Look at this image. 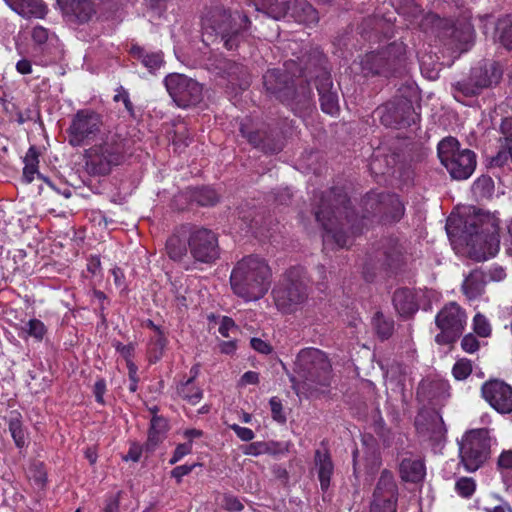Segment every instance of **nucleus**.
<instances>
[{"label":"nucleus","mask_w":512,"mask_h":512,"mask_svg":"<svg viewBox=\"0 0 512 512\" xmlns=\"http://www.w3.org/2000/svg\"><path fill=\"white\" fill-rule=\"evenodd\" d=\"M263 84L269 94L282 102L289 103L294 99V83L286 71L268 70L263 76Z\"/></svg>","instance_id":"nucleus-18"},{"label":"nucleus","mask_w":512,"mask_h":512,"mask_svg":"<svg viewBox=\"0 0 512 512\" xmlns=\"http://www.w3.org/2000/svg\"><path fill=\"white\" fill-rule=\"evenodd\" d=\"M192 198L201 206H211L218 201L216 191L210 187L196 189L192 194Z\"/></svg>","instance_id":"nucleus-37"},{"label":"nucleus","mask_w":512,"mask_h":512,"mask_svg":"<svg viewBox=\"0 0 512 512\" xmlns=\"http://www.w3.org/2000/svg\"><path fill=\"white\" fill-rule=\"evenodd\" d=\"M229 428L233 430L237 437L242 441L248 442L253 440L255 437L254 432L250 428L242 427L238 424H231Z\"/></svg>","instance_id":"nucleus-49"},{"label":"nucleus","mask_w":512,"mask_h":512,"mask_svg":"<svg viewBox=\"0 0 512 512\" xmlns=\"http://www.w3.org/2000/svg\"><path fill=\"white\" fill-rule=\"evenodd\" d=\"M17 14L24 18H44L47 7L41 0H4Z\"/></svg>","instance_id":"nucleus-22"},{"label":"nucleus","mask_w":512,"mask_h":512,"mask_svg":"<svg viewBox=\"0 0 512 512\" xmlns=\"http://www.w3.org/2000/svg\"><path fill=\"white\" fill-rule=\"evenodd\" d=\"M23 338L25 337H32L35 341L41 342L46 333H47V327L45 324L36 318L30 319L21 329Z\"/></svg>","instance_id":"nucleus-35"},{"label":"nucleus","mask_w":512,"mask_h":512,"mask_svg":"<svg viewBox=\"0 0 512 512\" xmlns=\"http://www.w3.org/2000/svg\"><path fill=\"white\" fill-rule=\"evenodd\" d=\"M114 101H116V102L121 101L124 104L127 112L130 115H133V113H134L133 104L130 100L129 93L126 89H124L123 87L118 88L117 93L114 96Z\"/></svg>","instance_id":"nucleus-48"},{"label":"nucleus","mask_w":512,"mask_h":512,"mask_svg":"<svg viewBox=\"0 0 512 512\" xmlns=\"http://www.w3.org/2000/svg\"><path fill=\"white\" fill-rule=\"evenodd\" d=\"M397 486L393 475L383 470L376 485L371 512H396Z\"/></svg>","instance_id":"nucleus-16"},{"label":"nucleus","mask_w":512,"mask_h":512,"mask_svg":"<svg viewBox=\"0 0 512 512\" xmlns=\"http://www.w3.org/2000/svg\"><path fill=\"white\" fill-rule=\"evenodd\" d=\"M236 350V342L233 340L222 341L220 343V351L224 354H233Z\"/></svg>","instance_id":"nucleus-63"},{"label":"nucleus","mask_w":512,"mask_h":512,"mask_svg":"<svg viewBox=\"0 0 512 512\" xmlns=\"http://www.w3.org/2000/svg\"><path fill=\"white\" fill-rule=\"evenodd\" d=\"M500 131L504 136L505 144L503 145L504 150H508V146L512 144V118L507 117L502 120L500 125Z\"/></svg>","instance_id":"nucleus-47"},{"label":"nucleus","mask_w":512,"mask_h":512,"mask_svg":"<svg viewBox=\"0 0 512 512\" xmlns=\"http://www.w3.org/2000/svg\"><path fill=\"white\" fill-rule=\"evenodd\" d=\"M498 467L502 470L512 469V450L501 453L498 458Z\"/></svg>","instance_id":"nucleus-57"},{"label":"nucleus","mask_w":512,"mask_h":512,"mask_svg":"<svg viewBox=\"0 0 512 512\" xmlns=\"http://www.w3.org/2000/svg\"><path fill=\"white\" fill-rule=\"evenodd\" d=\"M400 475L407 482L421 481L425 475L424 463L419 458H404L400 463Z\"/></svg>","instance_id":"nucleus-28"},{"label":"nucleus","mask_w":512,"mask_h":512,"mask_svg":"<svg viewBox=\"0 0 512 512\" xmlns=\"http://www.w3.org/2000/svg\"><path fill=\"white\" fill-rule=\"evenodd\" d=\"M248 23L246 15L236 14L233 17L222 8H214L202 18V29L206 35L220 36L225 47L232 50L244 38V30Z\"/></svg>","instance_id":"nucleus-4"},{"label":"nucleus","mask_w":512,"mask_h":512,"mask_svg":"<svg viewBox=\"0 0 512 512\" xmlns=\"http://www.w3.org/2000/svg\"><path fill=\"white\" fill-rule=\"evenodd\" d=\"M494 189V183L491 177L489 176H481L477 178L473 185L472 191L478 197H487L491 195Z\"/></svg>","instance_id":"nucleus-38"},{"label":"nucleus","mask_w":512,"mask_h":512,"mask_svg":"<svg viewBox=\"0 0 512 512\" xmlns=\"http://www.w3.org/2000/svg\"><path fill=\"white\" fill-rule=\"evenodd\" d=\"M500 40L501 43L508 49H512V21H505L501 23Z\"/></svg>","instance_id":"nucleus-44"},{"label":"nucleus","mask_w":512,"mask_h":512,"mask_svg":"<svg viewBox=\"0 0 512 512\" xmlns=\"http://www.w3.org/2000/svg\"><path fill=\"white\" fill-rule=\"evenodd\" d=\"M265 443L253 442L243 447L242 451L245 455L258 456L265 450Z\"/></svg>","instance_id":"nucleus-55"},{"label":"nucleus","mask_w":512,"mask_h":512,"mask_svg":"<svg viewBox=\"0 0 512 512\" xmlns=\"http://www.w3.org/2000/svg\"><path fill=\"white\" fill-rule=\"evenodd\" d=\"M105 391H106L105 381L102 379L96 381L94 384V394H95L96 401L100 404H104L103 396H104Z\"/></svg>","instance_id":"nucleus-60"},{"label":"nucleus","mask_w":512,"mask_h":512,"mask_svg":"<svg viewBox=\"0 0 512 512\" xmlns=\"http://www.w3.org/2000/svg\"><path fill=\"white\" fill-rule=\"evenodd\" d=\"M197 466V464H184L175 467L171 471V476L177 480L178 483L181 482L182 478L192 472V470Z\"/></svg>","instance_id":"nucleus-51"},{"label":"nucleus","mask_w":512,"mask_h":512,"mask_svg":"<svg viewBox=\"0 0 512 512\" xmlns=\"http://www.w3.org/2000/svg\"><path fill=\"white\" fill-rule=\"evenodd\" d=\"M308 278L302 267H292L273 289V298L279 311L294 313L308 299Z\"/></svg>","instance_id":"nucleus-5"},{"label":"nucleus","mask_w":512,"mask_h":512,"mask_svg":"<svg viewBox=\"0 0 512 512\" xmlns=\"http://www.w3.org/2000/svg\"><path fill=\"white\" fill-rule=\"evenodd\" d=\"M142 454V447L138 444H132L129 448L127 455L124 457V460H131L133 462H137L140 460Z\"/></svg>","instance_id":"nucleus-61"},{"label":"nucleus","mask_w":512,"mask_h":512,"mask_svg":"<svg viewBox=\"0 0 512 512\" xmlns=\"http://www.w3.org/2000/svg\"><path fill=\"white\" fill-rule=\"evenodd\" d=\"M473 328L477 335L481 337H487L491 333V327L487 319L481 315L476 314L473 319Z\"/></svg>","instance_id":"nucleus-43"},{"label":"nucleus","mask_w":512,"mask_h":512,"mask_svg":"<svg viewBox=\"0 0 512 512\" xmlns=\"http://www.w3.org/2000/svg\"><path fill=\"white\" fill-rule=\"evenodd\" d=\"M240 131H241V134L247 138V140L252 144L254 145L255 147H261V148H264L262 145H261V136H260V133L259 132H252V131H247L246 130V127L244 125L241 126L240 128Z\"/></svg>","instance_id":"nucleus-54"},{"label":"nucleus","mask_w":512,"mask_h":512,"mask_svg":"<svg viewBox=\"0 0 512 512\" xmlns=\"http://www.w3.org/2000/svg\"><path fill=\"white\" fill-rule=\"evenodd\" d=\"M485 275L480 270H473L464 280L462 291L469 300L478 298L484 291Z\"/></svg>","instance_id":"nucleus-30"},{"label":"nucleus","mask_w":512,"mask_h":512,"mask_svg":"<svg viewBox=\"0 0 512 512\" xmlns=\"http://www.w3.org/2000/svg\"><path fill=\"white\" fill-rule=\"evenodd\" d=\"M461 347L467 353H475L479 349V341L473 334H467L461 341Z\"/></svg>","instance_id":"nucleus-50"},{"label":"nucleus","mask_w":512,"mask_h":512,"mask_svg":"<svg viewBox=\"0 0 512 512\" xmlns=\"http://www.w3.org/2000/svg\"><path fill=\"white\" fill-rule=\"evenodd\" d=\"M8 429L17 448L23 449L28 443V433L23 426L22 417L18 412H11L8 418Z\"/></svg>","instance_id":"nucleus-31"},{"label":"nucleus","mask_w":512,"mask_h":512,"mask_svg":"<svg viewBox=\"0 0 512 512\" xmlns=\"http://www.w3.org/2000/svg\"><path fill=\"white\" fill-rule=\"evenodd\" d=\"M485 510L486 512H512V509L507 502H502L493 508H486Z\"/></svg>","instance_id":"nucleus-64"},{"label":"nucleus","mask_w":512,"mask_h":512,"mask_svg":"<svg viewBox=\"0 0 512 512\" xmlns=\"http://www.w3.org/2000/svg\"><path fill=\"white\" fill-rule=\"evenodd\" d=\"M233 330H236V325H235L234 321L229 317H223L220 322V325H219V329H218L219 333L223 337H229L230 331H233Z\"/></svg>","instance_id":"nucleus-53"},{"label":"nucleus","mask_w":512,"mask_h":512,"mask_svg":"<svg viewBox=\"0 0 512 512\" xmlns=\"http://www.w3.org/2000/svg\"><path fill=\"white\" fill-rule=\"evenodd\" d=\"M130 54L152 74L156 73L164 65L163 53L161 51H150L138 45H133L130 49Z\"/></svg>","instance_id":"nucleus-24"},{"label":"nucleus","mask_w":512,"mask_h":512,"mask_svg":"<svg viewBox=\"0 0 512 512\" xmlns=\"http://www.w3.org/2000/svg\"><path fill=\"white\" fill-rule=\"evenodd\" d=\"M349 202L347 193L339 187L329 190L321 197L315 217L325 231V247L335 244L339 248H344L352 244V236L343 231L345 226H349L351 234L355 235L362 232L363 225L360 223L370 215L383 223H393L399 221L405 211L399 197L390 193H368L362 200L364 213L360 219L354 217L348 206Z\"/></svg>","instance_id":"nucleus-1"},{"label":"nucleus","mask_w":512,"mask_h":512,"mask_svg":"<svg viewBox=\"0 0 512 512\" xmlns=\"http://www.w3.org/2000/svg\"><path fill=\"white\" fill-rule=\"evenodd\" d=\"M482 397L499 413L512 412V387L499 379H492L483 383Z\"/></svg>","instance_id":"nucleus-17"},{"label":"nucleus","mask_w":512,"mask_h":512,"mask_svg":"<svg viewBox=\"0 0 512 512\" xmlns=\"http://www.w3.org/2000/svg\"><path fill=\"white\" fill-rule=\"evenodd\" d=\"M102 116L92 109L77 111L67 129L68 143L73 147H81L93 141L101 132Z\"/></svg>","instance_id":"nucleus-11"},{"label":"nucleus","mask_w":512,"mask_h":512,"mask_svg":"<svg viewBox=\"0 0 512 512\" xmlns=\"http://www.w3.org/2000/svg\"><path fill=\"white\" fill-rule=\"evenodd\" d=\"M316 87L322 111L329 115H336L339 111V101L337 93L332 91L333 83L330 76L318 78Z\"/></svg>","instance_id":"nucleus-20"},{"label":"nucleus","mask_w":512,"mask_h":512,"mask_svg":"<svg viewBox=\"0 0 512 512\" xmlns=\"http://www.w3.org/2000/svg\"><path fill=\"white\" fill-rule=\"evenodd\" d=\"M271 269L265 259L249 255L232 269L230 285L233 293L246 302L261 299L271 284Z\"/></svg>","instance_id":"nucleus-3"},{"label":"nucleus","mask_w":512,"mask_h":512,"mask_svg":"<svg viewBox=\"0 0 512 512\" xmlns=\"http://www.w3.org/2000/svg\"><path fill=\"white\" fill-rule=\"evenodd\" d=\"M259 382V374L254 371H247L245 372L240 380H239V386L245 387L247 385H255Z\"/></svg>","instance_id":"nucleus-56"},{"label":"nucleus","mask_w":512,"mask_h":512,"mask_svg":"<svg viewBox=\"0 0 512 512\" xmlns=\"http://www.w3.org/2000/svg\"><path fill=\"white\" fill-rule=\"evenodd\" d=\"M416 426L418 431L423 434L427 435L430 439L434 441H441L446 433V428L444 426V422L438 414H432L429 419L428 426L425 427L421 423V417L416 418Z\"/></svg>","instance_id":"nucleus-29"},{"label":"nucleus","mask_w":512,"mask_h":512,"mask_svg":"<svg viewBox=\"0 0 512 512\" xmlns=\"http://www.w3.org/2000/svg\"><path fill=\"white\" fill-rule=\"evenodd\" d=\"M474 29L470 22H465L460 28H455L453 38L461 44H470L473 40Z\"/></svg>","instance_id":"nucleus-40"},{"label":"nucleus","mask_w":512,"mask_h":512,"mask_svg":"<svg viewBox=\"0 0 512 512\" xmlns=\"http://www.w3.org/2000/svg\"><path fill=\"white\" fill-rule=\"evenodd\" d=\"M192 451V442L189 441L187 443H182V444H179L174 453H173V456L171 457V459L169 460V463L171 465H174L176 464L177 462H179L184 456L190 454Z\"/></svg>","instance_id":"nucleus-45"},{"label":"nucleus","mask_w":512,"mask_h":512,"mask_svg":"<svg viewBox=\"0 0 512 512\" xmlns=\"http://www.w3.org/2000/svg\"><path fill=\"white\" fill-rule=\"evenodd\" d=\"M23 179L26 183H31L34 180L35 174H38L39 153L37 149L32 146L28 149L24 157Z\"/></svg>","instance_id":"nucleus-33"},{"label":"nucleus","mask_w":512,"mask_h":512,"mask_svg":"<svg viewBox=\"0 0 512 512\" xmlns=\"http://www.w3.org/2000/svg\"><path fill=\"white\" fill-rule=\"evenodd\" d=\"M293 14L300 23L314 24L319 20L318 12L306 0H298L294 6Z\"/></svg>","instance_id":"nucleus-32"},{"label":"nucleus","mask_w":512,"mask_h":512,"mask_svg":"<svg viewBox=\"0 0 512 512\" xmlns=\"http://www.w3.org/2000/svg\"><path fill=\"white\" fill-rule=\"evenodd\" d=\"M438 156L451 177L456 180L468 179L476 168V155L469 149L460 150L459 142L447 137L438 144Z\"/></svg>","instance_id":"nucleus-8"},{"label":"nucleus","mask_w":512,"mask_h":512,"mask_svg":"<svg viewBox=\"0 0 512 512\" xmlns=\"http://www.w3.org/2000/svg\"><path fill=\"white\" fill-rule=\"evenodd\" d=\"M269 404L271 408L272 418L279 423H284L286 421V416L283 413V408L280 400L277 399L276 397H272L269 401Z\"/></svg>","instance_id":"nucleus-46"},{"label":"nucleus","mask_w":512,"mask_h":512,"mask_svg":"<svg viewBox=\"0 0 512 512\" xmlns=\"http://www.w3.org/2000/svg\"><path fill=\"white\" fill-rule=\"evenodd\" d=\"M393 303L401 316L410 317L418 310L415 294L407 289H398L394 292Z\"/></svg>","instance_id":"nucleus-27"},{"label":"nucleus","mask_w":512,"mask_h":512,"mask_svg":"<svg viewBox=\"0 0 512 512\" xmlns=\"http://www.w3.org/2000/svg\"><path fill=\"white\" fill-rule=\"evenodd\" d=\"M250 343L254 350L262 354H268L271 351V347L269 346V344L260 338H252Z\"/></svg>","instance_id":"nucleus-59"},{"label":"nucleus","mask_w":512,"mask_h":512,"mask_svg":"<svg viewBox=\"0 0 512 512\" xmlns=\"http://www.w3.org/2000/svg\"><path fill=\"white\" fill-rule=\"evenodd\" d=\"M193 375L185 381L176 385V395L191 405H196L203 398V391L195 383L197 370L194 368L190 371Z\"/></svg>","instance_id":"nucleus-26"},{"label":"nucleus","mask_w":512,"mask_h":512,"mask_svg":"<svg viewBox=\"0 0 512 512\" xmlns=\"http://www.w3.org/2000/svg\"><path fill=\"white\" fill-rule=\"evenodd\" d=\"M224 501H225V507L227 510L241 511L244 508L241 501L235 496H232V495L225 496Z\"/></svg>","instance_id":"nucleus-58"},{"label":"nucleus","mask_w":512,"mask_h":512,"mask_svg":"<svg viewBox=\"0 0 512 512\" xmlns=\"http://www.w3.org/2000/svg\"><path fill=\"white\" fill-rule=\"evenodd\" d=\"M49 38V31L43 26H35L32 30V39L36 44H44Z\"/></svg>","instance_id":"nucleus-52"},{"label":"nucleus","mask_w":512,"mask_h":512,"mask_svg":"<svg viewBox=\"0 0 512 512\" xmlns=\"http://www.w3.org/2000/svg\"><path fill=\"white\" fill-rule=\"evenodd\" d=\"M472 372V364L470 360H458L452 369V373L457 380L466 379Z\"/></svg>","instance_id":"nucleus-42"},{"label":"nucleus","mask_w":512,"mask_h":512,"mask_svg":"<svg viewBox=\"0 0 512 512\" xmlns=\"http://www.w3.org/2000/svg\"><path fill=\"white\" fill-rule=\"evenodd\" d=\"M168 428V421L155 414L150 421L148 438L144 445L145 450L153 452L166 438Z\"/></svg>","instance_id":"nucleus-25"},{"label":"nucleus","mask_w":512,"mask_h":512,"mask_svg":"<svg viewBox=\"0 0 512 512\" xmlns=\"http://www.w3.org/2000/svg\"><path fill=\"white\" fill-rule=\"evenodd\" d=\"M503 70L497 62H485L474 67L468 81L458 82L457 90L465 96L477 95L483 88H488L500 82Z\"/></svg>","instance_id":"nucleus-13"},{"label":"nucleus","mask_w":512,"mask_h":512,"mask_svg":"<svg viewBox=\"0 0 512 512\" xmlns=\"http://www.w3.org/2000/svg\"><path fill=\"white\" fill-rule=\"evenodd\" d=\"M476 484L472 478L463 477L456 481L455 489L457 493L465 498H469L475 492Z\"/></svg>","instance_id":"nucleus-41"},{"label":"nucleus","mask_w":512,"mask_h":512,"mask_svg":"<svg viewBox=\"0 0 512 512\" xmlns=\"http://www.w3.org/2000/svg\"><path fill=\"white\" fill-rule=\"evenodd\" d=\"M373 324L377 331V334L382 339H387L393 331V322L391 320L385 319L383 314L377 312L373 318Z\"/></svg>","instance_id":"nucleus-39"},{"label":"nucleus","mask_w":512,"mask_h":512,"mask_svg":"<svg viewBox=\"0 0 512 512\" xmlns=\"http://www.w3.org/2000/svg\"><path fill=\"white\" fill-rule=\"evenodd\" d=\"M16 70L23 75L30 74L32 72L31 62L27 59H21L16 64Z\"/></svg>","instance_id":"nucleus-62"},{"label":"nucleus","mask_w":512,"mask_h":512,"mask_svg":"<svg viewBox=\"0 0 512 512\" xmlns=\"http://www.w3.org/2000/svg\"><path fill=\"white\" fill-rule=\"evenodd\" d=\"M459 445L461 461L466 470L476 471L490 456L491 437L488 429L480 428L467 432Z\"/></svg>","instance_id":"nucleus-9"},{"label":"nucleus","mask_w":512,"mask_h":512,"mask_svg":"<svg viewBox=\"0 0 512 512\" xmlns=\"http://www.w3.org/2000/svg\"><path fill=\"white\" fill-rule=\"evenodd\" d=\"M165 87L179 107L196 105L202 100L201 84L183 74L172 73L164 79Z\"/></svg>","instance_id":"nucleus-12"},{"label":"nucleus","mask_w":512,"mask_h":512,"mask_svg":"<svg viewBox=\"0 0 512 512\" xmlns=\"http://www.w3.org/2000/svg\"><path fill=\"white\" fill-rule=\"evenodd\" d=\"M381 123L387 127H401L414 122L413 105L407 98H398L377 109Z\"/></svg>","instance_id":"nucleus-15"},{"label":"nucleus","mask_w":512,"mask_h":512,"mask_svg":"<svg viewBox=\"0 0 512 512\" xmlns=\"http://www.w3.org/2000/svg\"><path fill=\"white\" fill-rule=\"evenodd\" d=\"M166 250L174 261H181L187 255L186 244L177 236H172L167 240Z\"/></svg>","instance_id":"nucleus-36"},{"label":"nucleus","mask_w":512,"mask_h":512,"mask_svg":"<svg viewBox=\"0 0 512 512\" xmlns=\"http://www.w3.org/2000/svg\"><path fill=\"white\" fill-rule=\"evenodd\" d=\"M58 4L66 15L74 16L80 23L89 21L95 14L91 0H58Z\"/></svg>","instance_id":"nucleus-21"},{"label":"nucleus","mask_w":512,"mask_h":512,"mask_svg":"<svg viewBox=\"0 0 512 512\" xmlns=\"http://www.w3.org/2000/svg\"><path fill=\"white\" fill-rule=\"evenodd\" d=\"M383 255L385 257L383 265L389 268H396L402 260V247L396 240H390L384 247Z\"/></svg>","instance_id":"nucleus-34"},{"label":"nucleus","mask_w":512,"mask_h":512,"mask_svg":"<svg viewBox=\"0 0 512 512\" xmlns=\"http://www.w3.org/2000/svg\"><path fill=\"white\" fill-rule=\"evenodd\" d=\"M314 462L321 490L326 492L330 487L331 477L334 473V464L331 456L326 450H316Z\"/></svg>","instance_id":"nucleus-23"},{"label":"nucleus","mask_w":512,"mask_h":512,"mask_svg":"<svg viewBox=\"0 0 512 512\" xmlns=\"http://www.w3.org/2000/svg\"><path fill=\"white\" fill-rule=\"evenodd\" d=\"M466 245L469 257L475 261H486L499 250V237L491 220L474 217L465 223Z\"/></svg>","instance_id":"nucleus-6"},{"label":"nucleus","mask_w":512,"mask_h":512,"mask_svg":"<svg viewBox=\"0 0 512 512\" xmlns=\"http://www.w3.org/2000/svg\"><path fill=\"white\" fill-rule=\"evenodd\" d=\"M292 388L301 398L317 397L331 384V364L324 352L316 348L301 350L296 358Z\"/></svg>","instance_id":"nucleus-2"},{"label":"nucleus","mask_w":512,"mask_h":512,"mask_svg":"<svg viewBox=\"0 0 512 512\" xmlns=\"http://www.w3.org/2000/svg\"><path fill=\"white\" fill-rule=\"evenodd\" d=\"M467 314L456 302H449L436 314L435 325L440 332L435 336L439 345L454 343L464 332Z\"/></svg>","instance_id":"nucleus-10"},{"label":"nucleus","mask_w":512,"mask_h":512,"mask_svg":"<svg viewBox=\"0 0 512 512\" xmlns=\"http://www.w3.org/2000/svg\"><path fill=\"white\" fill-rule=\"evenodd\" d=\"M187 244L192 258L197 262L210 264L219 258L218 237L212 230L206 228L192 230Z\"/></svg>","instance_id":"nucleus-14"},{"label":"nucleus","mask_w":512,"mask_h":512,"mask_svg":"<svg viewBox=\"0 0 512 512\" xmlns=\"http://www.w3.org/2000/svg\"><path fill=\"white\" fill-rule=\"evenodd\" d=\"M403 50L404 48L402 44L393 43L389 45L384 52H370L366 54L359 64L362 74L365 77L380 74L384 66L387 64L390 56L394 52L402 53Z\"/></svg>","instance_id":"nucleus-19"},{"label":"nucleus","mask_w":512,"mask_h":512,"mask_svg":"<svg viewBox=\"0 0 512 512\" xmlns=\"http://www.w3.org/2000/svg\"><path fill=\"white\" fill-rule=\"evenodd\" d=\"M86 167L93 175H107L112 168L123 163L125 141L118 134H109L100 143L86 150Z\"/></svg>","instance_id":"nucleus-7"}]
</instances>
